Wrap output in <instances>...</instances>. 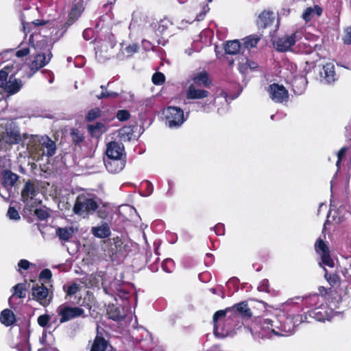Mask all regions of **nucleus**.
I'll return each instance as SVG.
<instances>
[{"label": "nucleus", "mask_w": 351, "mask_h": 351, "mask_svg": "<svg viewBox=\"0 0 351 351\" xmlns=\"http://www.w3.org/2000/svg\"><path fill=\"white\" fill-rule=\"evenodd\" d=\"M28 148L31 153L36 154L38 157L43 156L51 157L56 151V143L48 136H33L28 143Z\"/></svg>", "instance_id": "nucleus-1"}, {"label": "nucleus", "mask_w": 351, "mask_h": 351, "mask_svg": "<svg viewBox=\"0 0 351 351\" xmlns=\"http://www.w3.org/2000/svg\"><path fill=\"white\" fill-rule=\"evenodd\" d=\"M99 208L97 197L91 193L79 194L75 201L73 212L77 215H93Z\"/></svg>", "instance_id": "nucleus-2"}, {"label": "nucleus", "mask_w": 351, "mask_h": 351, "mask_svg": "<svg viewBox=\"0 0 351 351\" xmlns=\"http://www.w3.org/2000/svg\"><path fill=\"white\" fill-rule=\"evenodd\" d=\"M227 315L223 310L217 311L213 315V332L217 337L228 336L232 330V326L230 325L232 319Z\"/></svg>", "instance_id": "nucleus-3"}, {"label": "nucleus", "mask_w": 351, "mask_h": 351, "mask_svg": "<svg viewBox=\"0 0 351 351\" xmlns=\"http://www.w3.org/2000/svg\"><path fill=\"white\" fill-rule=\"evenodd\" d=\"M60 317V323L62 324L77 317H86L84 310L79 306H71L64 303L60 305L56 310Z\"/></svg>", "instance_id": "nucleus-4"}, {"label": "nucleus", "mask_w": 351, "mask_h": 351, "mask_svg": "<svg viewBox=\"0 0 351 351\" xmlns=\"http://www.w3.org/2000/svg\"><path fill=\"white\" fill-rule=\"evenodd\" d=\"M163 114L166 123L170 128L180 127L186 119L184 111L176 106H168Z\"/></svg>", "instance_id": "nucleus-5"}, {"label": "nucleus", "mask_w": 351, "mask_h": 351, "mask_svg": "<svg viewBox=\"0 0 351 351\" xmlns=\"http://www.w3.org/2000/svg\"><path fill=\"white\" fill-rule=\"evenodd\" d=\"M32 299L43 306H48L53 298V293L49 294V290L43 284H36L32 288Z\"/></svg>", "instance_id": "nucleus-6"}, {"label": "nucleus", "mask_w": 351, "mask_h": 351, "mask_svg": "<svg viewBox=\"0 0 351 351\" xmlns=\"http://www.w3.org/2000/svg\"><path fill=\"white\" fill-rule=\"evenodd\" d=\"M232 319H237L239 317L248 319L252 317V313L248 307L246 302H241L234 304L232 307L226 308L225 310Z\"/></svg>", "instance_id": "nucleus-7"}, {"label": "nucleus", "mask_w": 351, "mask_h": 351, "mask_svg": "<svg viewBox=\"0 0 351 351\" xmlns=\"http://www.w3.org/2000/svg\"><path fill=\"white\" fill-rule=\"evenodd\" d=\"M268 91L271 99L276 103H283L288 101V90L283 85L274 83L269 85Z\"/></svg>", "instance_id": "nucleus-8"}, {"label": "nucleus", "mask_w": 351, "mask_h": 351, "mask_svg": "<svg viewBox=\"0 0 351 351\" xmlns=\"http://www.w3.org/2000/svg\"><path fill=\"white\" fill-rule=\"evenodd\" d=\"M52 57L53 54L51 51H49V53H47L44 52L38 53L35 56L34 59L30 62L29 65V67L32 73H35L40 69L47 65L50 62Z\"/></svg>", "instance_id": "nucleus-9"}, {"label": "nucleus", "mask_w": 351, "mask_h": 351, "mask_svg": "<svg viewBox=\"0 0 351 351\" xmlns=\"http://www.w3.org/2000/svg\"><path fill=\"white\" fill-rule=\"evenodd\" d=\"M126 163V157H106L104 164L106 169L111 173H117L122 171Z\"/></svg>", "instance_id": "nucleus-10"}, {"label": "nucleus", "mask_w": 351, "mask_h": 351, "mask_svg": "<svg viewBox=\"0 0 351 351\" xmlns=\"http://www.w3.org/2000/svg\"><path fill=\"white\" fill-rule=\"evenodd\" d=\"M295 38V33H293L290 36L278 38L274 42V45L278 51L285 52L289 51L295 45L296 42Z\"/></svg>", "instance_id": "nucleus-11"}, {"label": "nucleus", "mask_w": 351, "mask_h": 351, "mask_svg": "<svg viewBox=\"0 0 351 351\" xmlns=\"http://www.w3.org/2000/svg\"><path fill=\"white\" fill-rule=\"evenodd\" d=\"M321 82L325 84L333 83L337 80L335 65L328 62L323 65L319 71Z\"/></svg>", "instance_id": "nucleus-12"}, {"label": "nucleus", "mask_w": 351, "mask_h": 351, "mask_svg": "<svg viewBox=\"0 0 351 351\" xmlns=\"http://www.w3.org/2000/svg\"><path fill=\"white\" fill-rule=\"evenodd\" d=\"M38 193V191L31 180H27L21 191V201L25 204H28L31 200H32Z\"/></svg>", "instance_id": "nucleus-13"}, {"label": "nucleus", "mask_w": 351, "mask_h": 351, "mask_svg": "<svg viewBox=\"0 0 351 351\" xmlns=\"http://www.w3.org/2000/svg\"><path fill=\"white\" fill-rule=\"evenodd\" d=\"M106 157H126L123 145L114 141L106 145Z\"/></svg>", "instance_id": "nucleus-14"}, {"label": "nucleus", "mask_w": 351, "mask_h": 351, "mask_svg": "<svg viewBox=\"0 0 351 351\" xmlns=\"http://www.w3.org/2000/svg\"><path fill=\"white\" fill-rule=\"evenodd\" d=\"M275 20L274 13L271 10H263L256 21V25L259 29H264L271 26Z\"/></svg>", "instance_id": "nucleus-15"}, {"label": "nucleus", "mask_w": 351, "mask_h": 351, "mask_svg": "<svg viewBox=\"0 0 351 351\" xmlns=\"http://www.w3.org/2000/svg\"><path fill=\"white\" fill-rule=\"evenodd\" d=\"M2 186L8 191L11 190L18 181L19 176L10 170L4 169L1 172Z\"/></svg>", "instance_id": "nucleus-16"}, {"label": "nucleus", "mask_w": 351, "mask_h": 351, "mask_svg": "<svg viewBox=\"0 0 351 351\" xmlns=\"http://www.w3.org/2000/svg\"><path fill=\"white\" fill-rule=\"evenodd\" d=\"M191 79L193 82V84L197 86L209 88L212 84V80L208 73L206 71L193 74Z\"/></svg>", "instance_id": "nucleus-17"}, {"label": "nucleus", "mask_w": 351, "mask_h": 351, "mask_svg": "<svg viewBox=\"0 0 351 351\" xmlns=\"http://www.w3.org/2000/svg\"><path fill=\"white\" fill-rule=\"evenodd\" d=\"M306 313L315 320L319 322H324L328 319V314L327 313V306L324 304H320L318 306H315L311 309L307 311Z\"/></svg>", "instance_id": "nucleus-18"}, {"label": "nucleus", "mask_w": 351, "mask_h": 351, "mask_svg": "<svg viewBox=\"0 0 351 351\" xmlns=\"http://www.w3.org/2000/svg\"><path fill=\"white\" fill-rule=\"evenodd\" d=\"M19 71H16V68L13 73L10 75L9 81H8L6 86L3 89L9 94L13 95L18 93L22 87V81L20 79H16L14 77L16 73Z\"/></svg>", "instance_id": "nucleus-19"}, {"label": "nucleus", "mask_w": 351, "mask_h": 351, "mask_svg": "<svg viewBox=\"0 0 351 351\" xmlns=\"http://www.w3.org/2000/svg\"><path fill=\"white\" fill-rule=\"evenodd\" d=\"M16 68V71L21 69L20 64L18 63L11 62L5 65L0 70V88H3L8 82V77L11 75Z\"/></svg>", "instance_id": "nucleus-20"}, {"label": "nucleus", "mask_w": 351, "mask_h": 351, "mask_svg": "<svg viewBox=\"0 0 351 351\" xmlns=\"http://www.w3.org/2000/svg\"><path fill=\"white\" fill-rule=\"evenodd\" d=\"M107 314L109 319L116 322L123 320L126 316L123 308L114 304L108 306Z\"/></svg>", "instance_id": "nucleus-21"}, {"label": "nucleus", "mask_w": 351, "mask_h": 351, "mask_svg": "<svg viewBox=\"0 0 351 351\" xmlns=\"http://www.w3.org/2000/svg\"><path fill=\"white\" fill-rule=\"evenodd\" d=\"M110 346L103 335L97 333L93 341L90 351H107Z\"/></svg>", "instance_id": "nucleus-22"}, {"label": "nucleus", "mask_w": 351, "mask_h": 351, "mask_svg": "<svg viewBox=\"0 0 351 351\" xmlns=\"http://www.w3.org/2000/svg\"><path fill=\"white\" fill-rule=\"evenodd\" d=\"M208 95V91L196 88L194 84L189 85L186 90V98L189 99H201L207 97Z\"/></svg>", "instance_id": "nucleus-23"}, {"label": "nucleus", "mask_w": 351, "mask_h": 351, "mask_svg": "<svg viewBox=\"0 0 351 351\" xmlns=\"http://www.w3.org/2000/svg\"><path fill=\"white\" fill-rule=\"evenodd\" d=\"M84 10V3L82 0L74 3L68 14V19L70 23H75L81 16Z\"/></svg>", "instance_id": "nucleus-24"}, {"label": "nucleus", "mask_w": 351, "mask_h": 351, "mask_svg": "<svg viewBox=\"0 0 351 351\" xmlns=\"http://www.w3.org/2000/svg\"><path fill=\"white\" fill-rule=\"evenodd\" d=\"M88 132L93 138H99L107 131L106 125L101 122H97L95 124L88 125Z\"/></svg>", "instance_id": "nucleus-25"}, {"label": "nucleus", "mask_w": 351, "mask_h": 351, "mask_svg": "<svg viewBox=\"0 0 351 351\" xmlns=\"http://www.w3.org/2000/svg\"><path fill=\"white\" fill-rule=\"evenodd\" d=\"M0 138L4 143L9 145L18 144L21 141L20 134L16 131H6L0 134Z\"/></svg>", "instance_id": "nucleus-26"}, {"label": "nucleus", "mask_w": 351, "mask_h": 351, "mask_svg": "<svg viewBox=\"0 0 351 351\" xmlns=\"http://www.w3.org/2000/svg\"><path fill=\"white\" fill-rule=\"evenodd\" d=\"M91 232L95 237L99 239L108 238L111 234V230L107 223H104L99 226L93 227Z\"/></svg>", "instance_id": "nucleus-27"}, {"label": "nucleus", "mask_w": 351, "mask_h": 351, "mask_svg": "<svg viewBox=\"0 0 351 351\" xmlns=\"http://www.w3.org/2000/svg\"><path fill=\"white\" fill-rule=\"evenodd\" d=\"M16 321V316L10 309L5 308L1 312L0 322L5 326H12Z\"/></svg>", "instance_id": "nucleus-28"}, {"label": "nucleus", "mask_w": 351, "mask_h": 351, "mask_svg": "<svg viewBox=\"0 0 351 351\" xmlns=\"http://www.w3.org/2000/svg\"><path fill=\"white\" fill-rule=\"evenodd\" d=\"M70 136L75 146L80 147L85 141L84 132L80 131L78 128H71L70 130Z\"/></svg>", "instance_id": "nucleus-29"}, {"label": "nucleus", "mask_w": 351, "mask_h": 351, "mask_svg": "<svg viewBox=\"0 0 351 351\" xmlns=\"http://www.w3.org/2000/svg\"><path fill=\"white\" fill-rule=\"evenodd\" d=\"M139 45L138 43H131L124 47L123 43L121 44L120 53L123 57L130 58L132 57L135 53L138 52Z\"/></svg>", "instance_id": "nucleus-30"}, {"label": "nucleus", "mask_w": 351, "mask_h": 351, "mask_svg": "<svg viewBox=\"0 0 351 351\" xmlns=\"http://www.w3.org/2000/svg\"><path fill=\"white\" fill-rule=\"evenodd\" d=\"M241 48V43L238 40L227 41L224 46L225 52L227 54H237Z\"/></svg>", "instance_id": "nucleus-31"}, {"label": "nucleus", "mask_w": 351, "mask_h": 351, "mask_svg": "<svg viewBox=\"0 0 351 351\" xmlns=\"http://www.w3.org/2000/svg\"><path fill=\"white\" fill-rule=\"evenodd\" d=\"M133 134L134 130L131 126H123L119 129L118 136L121 141H130Z\"/></svg>", "instance_id": "nucleus-32"}, {"label": "nucleus", "mask_w": 351, "mask_h": 351, "mask_svg": "<svg viewBox=\"0 0 351 351\" xmlns=\"http://www.w3.org/2000/svg\"><path fill=\"white\" fill-rule=\"evenodd\" d=\"M12 289L14 290V293L9 298V302H10L12 298L15 295L20 299H23L25 298V291L27 289L26 283H18L12 287Z\"/></svg>", "instance_id": "nucleus-33"}, {"label": "nucleus", "mask_w": 351, "mask_h": 351, "mask_svg": "<svg viewBox=\"0 0 351 351\" xmlns=\"http://www.w3.org/2000/svg\"><path fill=\"white\" fill-rule=\"evenodd\" d=\"M324 278L332 287L338 286L340 284V276L337 273L329 274L328 270L323 267Z\"/></svg>", "instance_id": "nucleus-34"}, {"label": "nucleus", "mask_w": 351, "mask_h": 351, "mask_svg": "<svg viewBox=\"0 0 351 351\" xmlns=\"http://www.w3.org/2000/svg\"><path fill=\"white\" fill-rule=\"evenodd\" d=\"M56 234L61 241H69L72 237V230L59 227L56 229Z\"/></svg>", "instance_id": "nucleus-35"}, {"label": "nucleus", "mask_w": 351, "mask_h": 351, "mask_svg": "<svg viewBox=\"0 0 351 351\" xmlns=\"http://www.w3.org/2000/svg\"><path fill=\"white\" fill-rule=\"evenodd\" d=\"M22 29H23V32L25 33V36H27V34L28 33H31L32 32L31 34H30V36H29V43L32 45H34V32H33L34 29V26H33V24L32 23H29V22H25L24 21H22Z\"/></svg>", "instance_id": "nucleus-36"}, {"label": "nucleus", "mask_w": 351, "mask_h": 351, "mask_svg": "<svg viewBox=\"0 0 351 351\" xmlns=\"http://www.w3.org/2000/svg\"><path fill=\"white\" fill-rule=\"evenodd\" d=\"M319 299L320 297L318 294H314L304 298V303L305 305H306L307 307H309L311 309L315 306H318Z\"/></svg>", "instance_id": "nucleus-37"}, {"label": "nucleus", "mask_w": 351, "mask_h": 351, "mask_svg": "<svg viewBox=\"0 0 351 351\" xmlns=\"http://www.w3.org/2000/svg\"><path fill=\"white\" fill-rule=\"evenodd\" d=\"M260 37L255 35H250L244 39L243 45L245 48L251 49L256 47L260 40Z\"/></svg>", "instance_id": "nucleus-38"}, {"label": "nucleus", "mask_w": 351, "mask_h": 351, "mask_svg": "<svg viewBox=\"0 0 351 351\" xmlns=\"http://www.w3.org/2000/svg\"><path fill=\"white\" fill-rule=\"evenodd\" d=\"M35 48L38 49L43 51H47V53H49V51H51L53 48V45L49 44L46 37L43 39H42L40 41H38L34 46Z\"/></svg>", "instance_id": "nucleus-39"}, {"label": "nucleus", "mask_w": 351, "mask_h": 351, "mask_svg": "<svg viewBox=\"0 0 351 351\" xmlns=\"http://www.w3.org/2000/svg\"><path fill=\"white\" fill-rule=\"evenodd\" d=\"M101 114V111L99 108H93L87 112L85 119L87 122L93 121L96 119L100 117Z\"/></svg>", "instance_id": "nucleus-40"}, {"label": "nucleus", "mask_w": 351, "mask_h": 351, "mask_svg": "<svg viewBox=\"0 0 351 351\" xmlns=\"http://www.w3.org/2000/svg\"><path fill=\"white\" fill-rule=\"evenodd\" d=\"M63 290L66 293V296H72L80 291V286L75 282L69 285H64L63 286Z\"/></svg>", "instance_id": "nucleus-41"}, {"label": "nucleus", "mask_w": 351, "mask_h": 351, "mask_svg": "<svg viewBox=\"0 0 351 351\" xmlns=\"http://www.w3.org/2000/svg\"><path fill=\"white\" fill-rule=\"evenodd\" d=\"M304 82L302 78L295 79L292 82L293 90L295 94H301L304 89Z\"/></svg>", "instance_id": "nucleus-42"}, {"label": "nucleus", "mask_w": 351, "mask_h": 351, "mask_svg": "<svg viewBox=\"0 0 351 351\" xmlns=\"http://www.w3.org/2000/svg\"><path fill=\"white\" fill-rule=\"evenodd\" d=\"M321 258H322V263L324 265H325L329 267H334L335 263L330 256V250H328L325 252L322 253Z\"/></svg>", "instance_id": "nucleus-43"}, {"label": "nucleus", "mask_w": 351, "mask_h": 351, "mask_svg": "<svg viewBox=\"0 0 351 351\" xmlns=\"http://www.w3.org/2000/svg\"><path fill=\"white\" fill-rule=\"evenodd\" d=\"M51 320V316L48 314H43L40 316H38L37 319L38 324L42 327H49L51 326V324L49 323Z\"/></svg>", "instance_id": "nucleus-44"}, {"label": "nucleus", "mask_w": 351, "mask_h": 351, "mask_svg": "<svg viewBox=\"0 0 351 351\" xmlns=\"http://www.w3.org/2000/svg\"><path fill=\"white\" fill-rule=\"evenodd\" d=\"M315 250L317 253H323L329 250L326 243L321 239L318 238L315 243Z\"/></svg>", "instance_id": "nucleus-45"}, {"label": "nucleus", "mask_w": 351, "mask_h": 351, "mask_svg": "<svg viewBox=\"0 0 351 351\" xmlns=\"http://www.w3.org/2000/svg\"><path fill=\"white\" fill-rule=\"evenodd\" d=\"M152 80L155 85H162L165 82V76L162 73L156 72L153 74Z\"/></svg>", "instance_id": "nucleus-46"}, {"label": "nucleus", "mask_w": 351, "mask_h": 351, "mask_svg": "<svg viewBox=\"0 0 351 351\" xmlns=\"http://www.w3.org/2000/svg\"><path fill=\"white\" fill-rule=\"evenodd\" d=\"M130 112L128 110H119L116 113V117L119 121H125L130 119Z\"/></svg>", "instance_id": "nucleus-47"}, {"label": "nucleus", "mask_w": 351, "mask_h": 351, "mask_svg": "<svg viewBox=\"0 0 351 351\" xmlns=\"http://www.w3.org/2000/svg\"><path fill=\"white\" fill-rule=\"evenodd\" d=\"M34 215L40 221L45 220L50 216L48 211L43 208H36L34 210Z\"/></svg>", "instance_id": "nucleus-48"}, {"label": "nucleus", "mask_w": 351, "mask_h": 351, "mask_svg": "<svg viewBox=\"0 0 351 351\" xmlns=\"http://www.w3.org/2000/svg\"><path fill=\"white\" fill-rule=\"evenodd\" d=\"M314 15V9H313L311 7H309L305 9L304 11L302 14V18L306 22H309L313 18Z\"/></svg>", "instance_id": "nucleus-49"}, {"label": "nucleus", "mask_w": 351, "mask_h": 351, "mask_svg": "<svg viewBox=\"0 0 351 351\" xmlns=\"http://www.w3.org/2000/svg\"><path fill=\"white\" fill-rule=\"evenodd\" d=\"M7 215L10 219L12 220H18L20 219V215L18 210L13 206H10L8 208Z\"/></svg>", "instance_id": "nucleus-50"}, {"label": "nucleus", "mask_w": 351, "mask_h": 351, "mask_svg": "<svg viewBox=\"0 0 351 351\" xmlns=\"http://www.w3.org/2000/svg\"><path fill=\"white\" fill-rule=\"evenodd\" d=\"M174 262L172 259H165L162 263V269L167 273H171V267L173 265Z\"/></svg>", "instance_id": "nucleus-51"}, {"label": "nucleus", "mask_w": 351, "mask_h": 351, "mask_svg": "<svg viewBox=\"0 0 351 351\" xmlns=\"http://www.w3.org/2000/svg\"><path fill=\"white\" fill-rule=\"evenodd\" d=\"M208 3L207 2V3L206 5H204L203 7H202V10L201 11L200 13H199L198 14H197L196 17H195V20L197 21H202L204 19L205 16H206V14L208 12V11L210 10V8L208 7Z\"/></svg>", "instance_id": "nucleus-52"}, {"label": "nucleus", "mask_w": 351, "mask_h": 351, "mask_svg": "<svg viewBox=\"0 0 351 351\" xmlns=\"http://www.w3.org/2000/svg\"><path fill=\"white\" fill-rule=\"evenodd\" d=\"M119 96V93L116 92H109L108 90L102 91L100 95H97V97L99 99L104 98H115Z\"/></svg>", "instance_id": "nucleus-53"}, {"label": "nucleus", "mask_w": 351, "mask_h": 351, "mask_svg": "<svg viewBox=\"0 0 351 351\" xmlns=\"http://www.w3.org/2000/svg\"><path fill=\"white\" fill-rule=\"evenodd\" d=\"M343 41L346 45H351V26L345 28Z\"/></svg>", "instance_id": "nucleus-54"}, {"label": "nucleus", "mask_w": 351, "mask_h": 351, "mask_svg": "<svg viewBox=\"0 0 351 351\" xmlns=\"http://www.w3.org/2000/svg\"><path fill=\"white\" fill-rule=\"evenodd\" d=\"M51 277H52V273H51V270L49 269H44L43 270L41 271V272L39 274L40 280L45 279V280H51Z\"/></svg>", "instance_id": "nucleus-55"}, {"label": "nucleus", "mask_w": 351, "mask_h": 351, "mask_svg": "<svg viewBox=\"0 0 351 351\" xmlns=\"http://www.w3.org/2000/svg\"><path fill=\"white\" fill-rule=\"evenodd\" d=\"M260 291L269 292V281L267 280H263L261 281L260 285L258 287Z\"/></svg>", "instance_id": "nucleus-56"}, {"label": "nucleus", "mask_w": 351, "mask_h": 351, "mask_svg": "<svg viewBox=\"0 0 351 351\" xmlns=\"http://www.w3.org/2000/svg\"><path fill=\"white\" fill-rule=\"evenodd\" d=\"M348 149L347 147H343L339 150L337 153L338 163H341L343 158L345 157L348 152Z\"/></svg>", "instance_id": "nucleus-57"}, {"label": "nucleus", "mask_w": 351, "mask_h": 351, "mask_svg": "<svg viewBox=\"0 0 351 351\" xmlns=\"http://www.w3.org/2000/svg\"><path fill=\"white\" fill-rule=\"evenodd\" d=\"M213 228L217 235H223L225 233V226L223 223H217Z\"/></svg>", "instance_id": "nucleus-58"}, {"label": "nucleus", "mask_w": 351, "mask_h": 351, "mask_svg": "<svg viewBox=\"0 0 351 351\" xmlns=\"http://www.w3.org/2000/svg\"><path fill=\"white\" fill-rule=\"evenodd\" d=\"M273 323H274V321L272 319H265L264 320V324L268 328H269L271 327V331L276 334V335H280L281 333L278 331H276L274 330V328H273Z\"/></svg>", "instance_id": "nucleus-59"}, {"label": "nucleus", "mask_w": 351, "mask_h": 351, "mask_svg": "<svg viewBox=\"0 0 351 351\" xmlns=\"http://www.w3.org/2000/svg\"><path fill=\"white\" fill-rule=\"evenodd\" d=\"M18 266L19 267V271H20L21 269L27 270L29 268L30 263L27 260L21 259L19 262Z\"/></svg>", "instance_id": "nucleus-60"}, {"label": "nucleus", "mask_w": 351, "mask_h": 351, "mask_svg": "<svg viewBox=\"0 0 351 351\" xmlns=\"http://www.w3.org/2000/svg\"><path fill=\"white\" fill-rule=\"evenodd\" d=\"M29 52H30V50H29V47H24L21 49L18 50L15 54H16V57L22 58V57L27 56L29 53Z\"/></svg>", "instance_id": "nucleus-61"}, {"label": "nucleus", "mask_w": 351, "mask_h": 351, "mask_svg": "<svg viewBox=\"0 0 351 351\" xmlns=\"http://www.w3.org/2000/svg\"><path fill=\"white\" fill-rule=\"evenodd\" d=\"M33 24V26L35 27L43 26L45 25L50 24V21L47 20H43V19H36L32 22Z\"/></svg>", "instance_id": "nucleus-62"}, {"label": "nucleus", "mask_w": 351, "mask_h": 351, "mask_svg": "<svg viewBox=\"0 0 351 351\" xmlns=\"http://www.w3.org/2000/svg\"><path fill=\"white\" fill-rule=\"evenodd\" d=\"M238 69L240 73L245 74L249 69L247 62L245 61V62H239Z\"/></svg>", "instance_id": "nucleus-63"}, {"label": "nucleus", "mask_w": 351, "mask_h": 351, "mask_svg": "<svg viewBox=\"0 0 351 351\" xmlns=\"http://www.w3.org/2000/svg\"><path fill=\"white\" fill-rule=\"evenodd\" d=\"M12 52H13V50L5 51L2 53H0V64H1L3 62L8 60V53Z\"/></svg>", "instance_id": "nucleus-64"}]
</instances>
